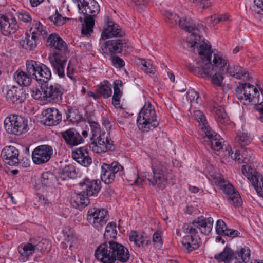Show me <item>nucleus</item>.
<instances>
[{"instance_id": "5701e85b", "label": "nucleus", "mask_w": 263, "mask_h": 263, "mask_svg": "<svg viewBox=\"0 0 263 263\" xmlns=\"http://www.w3.org/2000/svg\"><path fill=\"white\" fill-rule=\"evenodd\" d=\"M197 227L200 232L204 235H209L212 230L213 219L212 217L206 218L200 216L195 219Z\"/></svg>"}, {"instance_id": "c03bdc74", "label": "nucleus", "mask_w": 263, "mask_h": 263, "mask_svg": "<svg viewBox=\"0 0 263 263\" xmlns=\"http://www.w3.org/2000/svg\"><path fill=\"white\" fill-rule=\"evenodd\" d=\"M116 223L115 222H110L107 225L104 234L106 241L112 240L111 239L116 238L117 231L116 229Z\"/></svg>"}, {"instance_id": "e433bc0d", "label": "nucleus", "mask_w": 263, "mask_h": 263, "mask_svg": "<svg viewBox=\"0 0 263 263\" xmlns=\"http://www.w3.org/2000/svg\"><path fill=\"white\" fill-rule=\"evenodd\" d=\"M14 78L21 86H29L31 85L33 78L28 72L22 70H17L14 74Z\"/></svg>"}, {"instance_id": "a211bd4d", "label": "nucleus", "mask_w": 263, "mask_h": 263, "mask_svg": "<svg viewBox=\"0 0 263 263\" xmlns=\"http://www.w3.org/2000/svg\"><path fill=\"white\" fill-rule=\"evenodd\" d=\"M62 137L69 147L77 146L84 142L83 137L75 128H70L61 133Z\"/></svg>"}, {"instance_id": "393cba45", "label": "nucleus", "mask_w": 263, "mask_h": 263, "mask_svg": "<svg viewBox=\"0 0 263 263\" xmlns=\"http://www.w3.org/2000/svg\"><path fill=\"white\" fill-rule=\"evenodd\" d=\"M17 250L20 254L18 259L22 262L27 261L29 257L35 252L33 243L30 241V239L28 242L18 246Z\"/></svg>"}, {"instance_id": "603ef678", "label": "nucleus", "mask_w": 263, "mask_h": 263, "mask_svg": "<svg viewBox=\"0 0 263 263\" xmlns=\"http://www.w3.org/2000/svg\"><path fill=\"white\" fill-rule=\"evenodd\" d=\"M111 172L112 173L114 180L117 179L119 180L120 179L118 178V176H121L123 174V167L118 162H114L110 165Z\"/></svg>"}, {"instance_id": "4468645a", "label": "nucleus", "mask_w": 263, "mask_h": 263, "mask_svg": "<svg viewBox=\"0 0 263 263\" xmlns=\"http://www.w3.org/2000/svg\"><path fill=\"white\" fill-rule=\"evenodd\" d=\"M41 116V123L48 126H56L62 121V114L55 108L44 110Z\"/></svg>"}, {"instance_id": "de8ad7c7", "label": "nucleus", "mask_w": 263, "mask_h": 263, "mask_svg": "<svg viewBox=\"0 0 263 263\" xmlns=\"http://www.w3.org/2000/svg\"><path fill=\"white\" fill-rule=\"evenodd\" d=\"M235 141L238 145L245 146L251 142V138L247 133L238 132L235 138Z\"/></svg>"}, {"instance_id": "2eb2a0df", "label": "nucleus", "mask_w": 263, "mask_h": 263, "mask_svg": "<svg viewBox=\"0 0 263 263\" xmlns=\"http://www.w3.org/2000/svg\"><path fill=\"white\" fill-rule=\"evenodd\" d=\"M128 45V42L124 39H114L105 42L101 46L105 53L117 54L122 52Z\"/></svg>"}, {"instance_id": "6e6552de", "label": "nucleus", "mask_w": 263, "mask_h": 263, "mask_svg": "<svg viewBox=\"0 0 263 263\" xmlns=\"http://www.w3.org/2000/svg\"><path fill=\"white\" fill-rule=\"evenodd\" d=\"M213 62L215 67L219 66L220 71H223L227 66V71L231 76L237 79H241L248 76L247 71L237 64L229 63L227 66V61L218 54H214Z\"/></svg>"}, {"instance_id": "0eeeda50", "label": "nucleus", "mask_w": 263, "mask_h": 263, "mask_svg": "<svg viewBox=\"0 0 263 263\" xmlns=\"http://www.w3.org/2000/svg\"><path fill=\"white\" fill-rule=\"evenodd\" d=\"M4 127L7 133L20 136L28 130V120L24 117L10 115L4 120Z\"/></svg>"}, {"instance_id": "69168bd1", "label": "nucleus", "mask_w": 263, "mask_h": 263, "mask_svg": "<svg viewBox=\"0 0 263 263\" xmlns=\"http://www.w3.org/2000/svg\"><path fill=\"white\" fill-rule=\"evenodd\" d=\"M202 42H204L206 43L204 40H203L201 42H199V43H198L197 41H194V42H190L189 41H183L182 43V45L183 48L187 49H194L195 46H197V48L199 49V47L200 44Z\"/></svg>"}, {"instance_id": "6ab92c4d", "label": "nucleus", "mask_w": 263, "mask_h": 263, "mask_svg": "<svg viewBox=\"0 0 263 263\" xmlns=\"http://www.w3.org/2000/svg\"><path fill=\"white\" fill-rule=\"evenodd\" d=\"M80 10L82 9V13L88 17L91 16L93 18L100 12V6L95 0H83L81 2V5L78 4Z\"/></svg>"}, {"instance_id": "4be33fe9", "label": "nucleus", "mask_w": 263, "mask_h": 263, "mask_svg": "<svg viewBox=\"0 0 263 263\" xmlns=\"http://www.w3.org/2000/svg\"><path fill=\"white\" fill-rule=\"evenodd\" d=\"M72 157L74 160L85 167L90 165L92 162L91 158L89 156L87 148L85 147H82L72 151Z\"/></svg>"}, {"instance_id": "e2e57ef3", "label": "nucleus", "mask_w": 263, "mask_h": 263, "mask_svg": "<svg viewBox=\"0 0 263 263\" xmlns=\"http://www.w3.org/2000/svg\"><path fill=\"white\" fill-rule=\"evenodd\" d=\"M226 151H228V154L229 156L231 157L232 159L237 160L239 163L242 162V159L239 157L240 153L239 151H236L235 153H233V152L228 145L226 146L225 147Z\"/></svg>"}, {"instance_id": "c9c22d12", "label": "nucleus", "mask_w": 263, "mask_h": 263, "mask_svg": "<svg viewBox=\"0 0 263 263\" xmlns=\"http://www.w3.org/2000/svg\"><path fill=\"white\" fill-rule=\"evenodd\" d=\"M67 120L73 123L81 121L83 118L79 110L70 106L66 105L64 108Z\"/></svg>"}, {"instance_id": "864d4df0", "label": "nucleus", "mask_w": 263, "mask_h": 263, "mask_svg": "<svg viewBox=\"0 0 263 263\" xmlns=\"http://www.w3.org/2000/svg\"><path fill=\"white\" fill-rule=\"evenodd\" d=\"M49 18L54 25L58 26L64 25L67 20V18L63 17L57 10L55 12V14L50 16Z\"/></svg>"}, {"instance_id": "ea45409f", "label": "nucleus", "mask_w": 263, "mask_h": 263, "mask_svg": "<svg viewBox=\"0 0 263 263\" xmlns=\"http://www.w3.org/2000/svg\"><path fill=\"white\" fill-rule=\"evenodd\" d=\"M119 85L122 86V82L121 80H117L114 82V92L112 98V104L116 108H122L120 106V98L122 95V92L121 91Z\"/></svg>"}, {"instance_id": "423d86ee", "label": "nucleus", "mask_w": 263, "mask_h": 263, "mask_svg": "<svg viewBox=\"0 0 263 263\" xmlns=\"http://www.w3.org/2000/svg\"><path fill=\"white\" fill-rule=\"evenodd\" d=\"M197 226L194 219L191 222L184 223L182 227L183 232L187 235L183 237L182 244L188 253L197 249L201 245L200 239L196 238L198 234Z\"/></svg>"}, {"instance_id": "680f3d73", "label": "nucleus", "mask_w": 263, "mask_h": 263, "mask_svg": "<svg viewBox=\"0 0 263 263\" xmlns=\"http://www.w3.org/2000/svg\"><path fill=\"white\" fill-rule=\"evenodd\" d=\"M253 153L251 149L247 148L245 149V150H244L242 153V156L243 157L242 162L247 163L249 162L253 161Z\"/></svg>"}, {"instance_id": "1a4fd4ad", "label": "nucleus", "mask_w": 263, "mask_h": 263, "mask_svg": "<svg viewBox=\"0 0 263 263\" xmlns=\"http://www.w3.org/2000/svg\"><path fill=\"white\" fill-rule=\"evenodd\" d=\"M108 220V212L104 209L92 208L87 212V220L96 229L99 230Z\"/></svg>"}, {"instance_id": "7c9ffc66", "label": "nucleus", "mask_w": 263, "mask_h": 263, "mask_svg": "<svg viewBox=\"0 0 263 263\" xmlns=\"http://www.w3.org/2000/svg\"><path fill=\"white\" fill-rule=\"evenodd\" d=\"M101 182H80V185L84 187L83 191L87 196L97 194L100 191Z\"/></svg>"}, {"instance_id": "aec40b11", "label": "nucleus", "mask_w": 263, "mask_h": 263, "mask_svg": "<svg viewBox=\"0 0 263 263\" xmlns=\"http://www.w3.org/2000/svg\"><path fill=\"white\" fill-rule=\"evenodd\" d=\"M18 151L13 146L4 147L1 152V157L9 165L18 163Z\"/></svg>"}, {"instance_id": "13d9d810", "label": "nucleus", "mask_w": 263, "mask_h": 263, "mask_svg": "<svg viewBox=\"0 0 263 263\" xmlns=\"http://www.w3.org/2000/svg\"><path fill=\"white\" fill-rule=\"evenodd\" d=\"M193 2L196 3V7L198 9H201L202 11L210 7L212 4L211 0H193Z\"/></svg>"}, {"instance_id": "c85d7f7f", "label": "nucleus", "mask_w": 263, "mask_h": 263, "mask_svg": "<svg viewBox=\"0 0 263 263\" xmlns=\"http://www.w3.org/2000/svg\"><path fill=\"white\" fill-rule=\"evenodd\" d=\"M241 171L249 181H263V175L252 167L250 164L242 165Z\"/></svg>"}, {"instance_id": "cd10ccee", "label": "nucleus", "mask_w": 263, "mask_h": 263, "mask_svg": "<svg viewBox=\"0 0 263 263\" xmlns=\"http://www.w3.org/2000/svg\"><path fill=\"white\" fill-rule=\"evenodd\" d=\"M178 23L179 26L182 29L192 33V35L194 36H195V40H198L197 37L199 38V41L200 40V36L197 35V33L195 32V31H199L201 29H203V26L202 24H198L197 26L191 25L189 19L186 17L184 18L183 20L180 18V20L178 21Z\"/></svg>"}, {"instance_id": "2f4dec72", "label": "nucleus", "mask_w": 263, "mask_h": 263, "mask_svg": "<svg viewBox=\"0 0 263 263\" xmlns=\"http://www.w3.org/2000/svg\"><path fill=\"white\" fill-rule=\"evenodd\" d=\"M211 111L215 113L217 122L223 124L228 123L229 117L221 106L214 102L211 106Z\"/></svg>"}, {"instance_id": "f3484780", "label": "nucleus", "mask_w": 263, "mask_h": 263, "mask_svg": "<svg viewBox=\"0 0 263 263\" xmlns=\"http://www.w3.org/2000/svg\"><path fill=\"white\" fill-rule=\"evenodd\" d=\"M6 98L7 100L13 104H19L25 100L26 97L25 91L22 88L13 85L11 87H6Z\"/></svg>"}, {"instance_id": "6e6d98bb", "label": "nucleus", "mask_w": 263, "mask_h": 263, "mask_svg": "<svg viewBox=\"0 0 263 263\" xmlns=\"http://www.w3.org/2000/svg\"><path fill=\"white\" fill-rule=\"evenodd\" d=\"M112 65L117 68H122L125 66L124 61L118 55H112L110 58Z\"/></svg>"}, {"instance_id": "412c9836", "label": "nucleus", "mask_w": 263, "mask_h": 263, "mask_svg": "<svg viewBox=\"0 0 263 263\" xmlns=\"http://www.w3.org/2000/svg\"><path fill=\"white\" fill-rule=\"evenodd\" d=\"M254 85L249 83H239L235 89V95L237 99L241 102L248 101L251 99V93L254 91Z\"/></svg>"}, {"instance_id": "20e7f679", "label": "nucleus", "mask_w": 263, "mask_h": 263, "mask_svg": "<svg viewBox=\"0 0 263 263\" xmlns=\"http://www.w3.org/2000/svg\"><path fill=\"white\" fill-rule=\"evenodd\" d=\"M211 46L209 43L202 42L199 47V54L201 56L202 64L195 67L190 64L187 66V68L192 73L195 75L202 76L203 74L208 77H211L212 71L213 69V65L211 63L212 52L211 50Z\"/></svg>"}, {"instance_id": "052dcab7", "label": "nucleus", "mask_w": 263, "mask_h": 263, "mask_svg": "<svg viewBox=\"0 0 263 263\" xmlns=\"http://www.w3.org/2000/svg\"><path fill=\"white\" fill-rule=\"evenodd\" d=\"M253 10L263 17V0H254Z\"/></svg>"}, {"instance_id": "9d476101", "label": "nucleus", "mask_w": 263, "mask_h": 263, "mask_svg": "<svg viewBox=\"0 0 263 263\" xmlns=\"http://www.w3.org/2000/svg\"><path fill=\"white\" fill-rule=\"evenodd\" d=\"M215 183L227 195L230 204L235 207H239L242 205V200L239 192L229 182H215Z\"/></svg>"}, {"instance_id": "4d7b16f0", "label": "nucleus", "mask_w": 263, "mask_h": 263, "mask_svg": "<svg viewBox=\"0 0 263 263\" xmlns=\"http://www.w3.org/2000/svg\"><path fill=\"white\" fill-rule=\"evenodd\" d=\"M228 229L226 223L221 219H219L216 222V233L220 235H223Z\"/></svg>"}, {"instance_id": "338daca9", "label": "nucleus", "mask_w": 263, "mask_h": 263, "mask_svg": "<svg viewBox=\"0 0 263 263\" xmlns=\"http://www.w3.org/2000/svg\"><path fill=\"white\" fill-rule=\"evenodd\" d=\"M251 185L255 190L257 194L263 197V182H251Z\"/></svg>"}, {"instance_id": "473e14b6", "label": "nucleus", "mask_w": 263, "mask_h": 263, "mask_svg": "<svg viewBox=\"0 0 263 263\" xmlns=\"http://www.w3.org/2000/svg\"><path fill=\"white\" fill-rule=\"evenodd\" d=\"M251 250L247 246L241 247L235 251V263H247L250 259Z\"/></svg>"}, {"instance_id": "a878e982", "label": "nucleus", "mask_w": 263, "mask_h": 263, "mask_svg": "<svg viewBox=\"0 0 263 263\" xmlns=\"http://www.w3.org/2000/svg\"><path fill=\"white\" fill-rule=\"evenodd\" d=\"M235 251L230 246H226L223 251L214 255V259L218 262L232 263L235 261Z\"/></svg>"}, {"instance_id": "a19ab883", "label": "nucleus", "mask_w": 263, "mask_h": 263, "mask_svg": "<svg viewBox=\"0 0 263 263\" xmlns=\"http://www.w3.org/2000/svg\"><path fill=\"white\" fill-rule=\"evenodd\" d=\"M42 64L39 61L27 60L26 62V70L33 79L36 80Z\"/></svg>"}, {"instance_id": "c756f323", "label": "nucleus", "mask_w": 263, "mask_h": 263, "mask_svg": "<svg viewBox=\"0 0 263 263\" xmlns=\"http://www.w3.org/2000/svg\"><path fill=\"white\" fill-rule=\"evenodd\" d=\"M241 171L249 181H263V175L252 167L250 164L242 165Z\"/></svg>"}, {"instance_id": "49530a36", "label": "nucleus", "mask_w": 263, "mask_h": 263, "mask_svg": "<svg viewBox=\"0 0 263 263\" xmlns=\"http://www.w3.org/2000/svg\"><path fill=\"white\" fill-rule=\"evenodd\" d=\"M30 31L32 35L37 36V38L39 36L44 37L47 34V32L46 30L43 29V26L41 23L37 21H34L32 25V27L30 28Z\"/></svg>"}, {"instance_id": "f8f14e48", "label": "nucleus", "mask_w": 263, "mask_h": 263, "mask_svg": "<svg viewBox=\"0 0 263 263\" xmlns=\"http://www.w3.org/2000/svg\"><path fill=\"white\" fill-rule=\"evenodd\" d=\"M104 21L105 25L101 34L103 40L110 37H122L125 35V32L109 17L105 16Z\"/></svg>"}, {"instance_id": "37998d69", "label": "nucleus", "mask_w": 263, "mask_h": 263, "mask_svg": "<svg viewBox=\"0 0 263 263\" xmlns=\"http://www.w3.org/2000/svg\"><path fill=\"white\" fill-rule=\"evenodd\" d=\"M95 25V20L91 16L85 17L84 24L83 25L81 33L82 34L88 36L90 35L93 32V28Z\"/></svg>"}, {"instance_id": "7ed1b4c3", "label": "nucleus", "mask_w": 263, "mask_h": 263, "mask_svg": "<svg viewBox=\"0 0 263 263\" xmlns=\"http://www.w3.org/2000/svg\"><path fill=\"white\" fill-rule=\"evenodd\" d=\"M88 122L92 132V141L89 144L90 148L97 153L114 151L116 146L114 142L109 138V134H106L105 132L101 133L100 126L97 122L90 120Z\"/></svg>"}, {"instance_id": "ddd939ff", "label": "nucleus", "mask_w": 263, "mask_h": 263, "mask_svg": "<svg viewBox=\"0 0 263 263\" xmlns=\"http://www.w3.org/2000/svg\"><path fill=\"white\" fill-rule=\"evenodd\" d=\"M43 97L47 101L52 103L60 102L62 100L64 88L60 84L54 83L46 85L43 88Z\"/></svg>"}, {"instance_id": "a18cd8bd", "label": "nucleus", "mask_w": 263, "mask_h": 263, "mask_svg": "<svg viewBox=\"0 0 263 263\" xmlns=\"http://www.w3.org/2000/svg\"><path fill=\"white\" fill-rule=\"evenodd\" d=\"M111 85L108 81H104L101 83L97 87L98 93L104 98H108L112 94Z\"/></svg>"}, {"instance_id": "f03ea898", "label": "nucleus", "mask_w": 263, "mask_h": 263, "mask_svg": "<svg viewBox=\"0 0 263 263\" xmlns=\"http://www.w3.org/2000/svg\"><path fill=\"white\" fill-rule=\"evenodd\" d=\"M94 256L102 263H125L130 257L129 250L124 246L114 240L105 241L96 248Z\"/></svg>"}, {"instance_id": "f257e3e1", "label": "nucleus", "mask_w": 263, "mask_h": 263, "mask_svg": "<svg viewBox=\"0 0 263 263\" xmlns=\"http://www.w3.org/2000/svg\"><path fill=\"white\" fill-rule=\"evenodd\" d=\"M46 45L52 50L49 61L54 72L59 77H64V69L67 61V54L69 53L66 42L59 34L52 33L47 38Z\"/></svg>"}, {"instance_id": "09e8293b", "label": "nucleus", "mask_w": 263, "mask_h": 263, "mask_svg": "<svg viewBox=\"0 0 263 263\" xmlns=\"http://www.w3.org/2000/svg\"><path fill=\"white\" fill-rule=\"evenodd\" d=\"M109 164L103 163L101 166V181H106L107 180H114L112 173L111 172Z\"/></svg>"}, {"instance_id": "39448f33", "label": "nucleus", "mask_w": 263, "mask_h": 263, "mask_svg": "<svg viewBox=\"0 0 263 263\" xmlns=\"http://www.w3.org/2000/svg\"><path fill=\"white\" fill-rule=\"evenodd\" d=\"M137 122L139 128L143 132L152 130L159 125L156 110L151 103H146L141 109Z\"/></svg>"}, {"instance_id": "72a5a7b5", "label": "nucleus", "mask_w": 263, "mask_h": 263, "mask_svg": "<svg viewBox=\"0 0 263 263\" xmlns=\"http://www.w3.org/2000/svg\"><path fill=\"white\" fill-rule=\"evenodd\" d=\"M194 117L199 123L201 129L204 133H208V134L213 133L203 112L200 110H196L194 112Z\"/></svg>"}, {"instance_id": "5fc2aeb1", "label": "nucleus", "mask_w": 263, "mask_h": 263, "mask_svg": "<svg viewBox=\"0 0 263 263\" xmlns=\"http://www.w3.org/2000/svg\"><path fill=\"white\" fill-rule=\"evenodd\" d=\"M63 175L69 179H74L77 177V174L73 166H67L63 170Z\"/></svg>"}, {"instance_id": "8fccbe9b", "label": "nucleus", "mask_w": 263, "mask_h": 263, "mask_svg": "<svg viewBox=\"0 0 263 263\" xmlns=\"http://www.w3.org/2000/svg\"><path fill=\"white\" fill-rule=\"evenodd\" d=\"M165 16L166 22L171 27L176 25L178 21L180 20L179 16L172 12L166 11L165 13Z\"/></svg>"}, {"instance_id": "f704fd0d", "label": "nucleus", "mask_w": 263, "mask_h": 263, "mask_svg": "<svg viewBox=\"0 0 263 263\" xmlns=\"http://www.w3.org/2000/svg\"><path fill=\"white\" fill-rule=\"evenodd\" d=\"M51 78V71L50 69L45 64L42 63L36 77V82L41 85L48 82Z\"/></svg>"}, {"instance_id": "774afa93", "label": "nucleus", "mask_w": 263, "mask_h": 263, "mask_svg": "<svg viewBox=\"0 0 263 263\" xmlns=\"http://www.w3.org/2000/svg\"><path fill=\"white\" fill-rule=\"evenodd\" d=\"M187 99L190 100L191 104H197L198 103V100L199 97V93L193 90L188 92Z\"/></svg>"}, {"instance_id": "4c0bfd02", "label": "nucleus", "mask_w": 263, "mask_h": 263, "mask_svg": "<svg viewBox=\"0 0 263 263\" xmlns=\"http://www.w3.org/2000/svg\"><path fill=\"white\" fill-rule=\"evenodd\" d=\"M129 239L130 242H134L139 247L147 246L151 243L149 239L135 231H131L129 233Z\"/></svg>"}, {"instance_id": "0e129e2a", "label": "nucleus", "mask_w": 263, "mask_h": 263, "mask_svg": "<svg viewBox=\"0 0 263 263\" xmlns=\"http://www.w3.org/2000/svg\"><path fill=\"white\" fill-rule=\"evenodd\" d=\"M223 79L220 72H216L212 77V83L217 86H221Z\"/></svg>"}, {"instance_id": "9b49d317", "label": "nucleus", "mask_w": 263, "mask_h": 263, "mask_svg": "<svg viewBox=\"0 0 263 263\" xmlns=\"http://www.w3.org/2000/svg\"><path fill=\"white\" fill-rule=\"evenodd\" d=\"M52 147L49 145H41L37 146L32 152V159L36 165L48 162L53 155Z\"/></svg>"}, {"instance_id": "3c124183", "label": "nucleus", "mask_w": 263, "mask_h": 263, "mask_svg": "<svg viewBox=\"0 0 263 263\" xmlns=\"http://www.w3.org/2000/svg\"><path fill=\"white\" fill-rule=\"evenodd\" d=\"M139 64L141 65V69L146 73L154 74L155 71V67L150 61H147L145 59H139Z\"/></svg>"}, {"instance_id": "b1692460", "label": "nucleus", "mask_w": 263, "mask_h": 263, "mask_svg": "<svg viewBox=\"0 0 263 263\" xmlns=\"http://www.w3.org/2000/svg\"><path fill=\"white\" fill-rule=\"evenodd\" d=\"M90 203L88 196L82 191L79 193H74L71 199V204L76 208L82 211Z\"/></svg>"}, {"instance_id": "bf43d9fd", "label": "nucleus", "mask_w": 263, "mask_h": 263, "mask_svg": "<svg viewBox=\"0 0 263 263\" xmlns=\"http://www.w3.org/2000/svg\"><path fill=\"white\" fill-rule=\"evenodd\" d=\"M229 15L227 14L222 15H214L210 17V21L213 25H215L220 22L227 21Z\"/></svg>"}, {"instance_id": "bb28decb", "label": "nucleus", "mask_w": 263, "mask_h": 263, "mask_svg": "<svg viewBox=\"0 0 263 263\" xmlns=\"http://www.w3.org/2000/svg\"><path fill=\"white\" fill-rule=\"evenodd\" d=\"M213 133L209 134L208 133H204L208 138L206 142L210 146L212 149L217 151L223 149L224 144L222 145V143L224 142L223 139L221 138L220 135L214 131L213 130Z\"/></svg>"}, {"instance_id": "dca6fc26", "label": "nucleus", "mask_w": 263, "mask_h": 263, "mask_svg": "<svg viewBox=\"0 0 263 263\" xmlns=\"http://www.w3.org/2000/svg\"><path fill=\"white\" fill-rule=\"evenodd\" d=\"M18 25L15 17L11 16L10 18L8 16L0 13V30L5 36L15 33L18 29Z\"/></svg>"}, {"instance_id": "79ce46f5", "label": "nucleus", "mask_w": 263, "mask_h": 263, "mask_svg": "<svg viewBox=\"0 0 263 263\" xmlns=\"http://www.w3.org/2000/svg\"><path fill=\"white\" fill-rule=\"evenodd\" d=\"M37 40V36L32 34L31 36L27 35L24 40L20 42V44L23 48L32 50L36 46Z\"/></svg>"}, {"instance_id": "58836bf2", "label": "nucleus", "mask_w": 263, "mask_h": 263, "mask_svg": "<svg viewBox=\"0 0 263 263\" xmlns=\"http://www.w3.org/2000/svg\"><path fill=\"white\" fill-rule=\"evenodd\" d=\"M30 241L33 243L35 251L44 252L50 250L51 245L49 240L38 237L37 238H31Z\"/></svg>"}]
</instances>
